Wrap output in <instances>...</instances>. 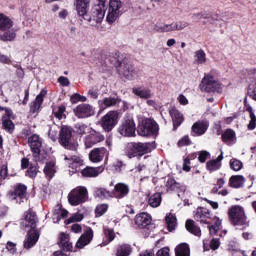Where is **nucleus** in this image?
Segmentation results:
<instances>
[{
	"label": "nucleus",
	"instance_id": "obj_1",
	"mask_svg": "<svg viewBox=\"0 0 256 256\" xmlns=\"http://www.w3.org/2000/svg\"><path fill=\"white\" fill-rule=\"evenodd\" d=\"M107 0H97V4L92 6L89 13V5H91V0H74V6L78 17L84 19V21H95V23H101L105 19Z\"/></svg>",
	"mask_w": 256,
	"mask_h": 256
},
{
	"label": "nucleus",
	"instance_id": "obj_2",
	"mask_svg": "<svg viewBox=\"0 0 256 256\" xmlns=\"http://www.w3.org/2000/svg\"><path fill=\"white\" fill-rule=\"evenodd\" d=\"M153 149H155V142H130L126 146V156L128 159H134V157L141 159Z\"/></svg>",
	"mask_w": 256,
	"mask_h": 256
},
{
	"label": "nucleus",
	"instance_id": "obj_3",
	"mask_svg": "<svg viewBox=\"0 0 256 256\" xmlns=\"http://www.w3.org/2000/svg\"><path fill=\"white\" fill-rule=\"evenodd\" d=\"M140 137H155L159 135V124L152 118H146L141 121L137 129Z\"/></svg>",
	"mask_w": 256,
	"mask_h": 256
},
{
	"label": "nucleus",
	"instance_id": "obj_4",
	"mask_svg": "<svg viewBox=\"0 0 256 256\" xmlns=\"http://www.w3.org/2000/svg\"><path fill=\"white\" fill-rule=\"evenodd\" d=\"M228 217L231 225L234 227H241L247 225L249 227V222H247V216L245 215V209L239 205H234L228 209Z\"/></svg>",
	"mask_w": 256,
	"mask_h": 256
},
{
	"label": "nucleus",
	"instance_id": "obj_5",
	"mask_svg": "<svg viewBox=\"0 0 256 256\" xmlns=\"http://www.w3.org/2000/svg\"><path fill=\"white\" fill-rule=\"evenodd\" d=\"M58 143L64 149H68L69 151H75L77 146L73 142V128L67 125H62L59 131Z\"/></svg>",
	"mask_w": 256,
	"mask_h": 256
},
{
	"label": "nucleus",
	"instance_id": "obj_6",
	"mask_svg": "<svg viewBox=\"0 0 256 256\" xmlns=\"http://www.w3.org/2000/svg\"><path fill=\"white\" fill-rule=\"evenodd\" d=\"M115 67L119 75H122V77L128 79V81H132L134 77L133 74L135 73V66L129 61V58L124 57L123 60L116 58Z\"/></svg>",
	"mask_w": 256,
	"mask_h": 256
},
{
	"label": "nucleus",
	"instance_id": "obj_7",
	"mask_svg": "<svg viewBox=\"0 0 256 256\" xmlns=\"http://www.w3.org/2000/svg\"><path fill=\"white\" fill-rule=\"evenodd\" d=\"M13 27V22L11 18L5 16V14H0V31H5L0 35L1 41H15L17 34L15 31H9Z\"/></svg>",
	"mask_w": 256,
	"mask_h": 256
},
{
	"label": "nucleus",
	"instance_id": "obj_8",
	"mask_svg": "<svg viewBox=\"0 0 256 256\" xmlns=\"http://www.w3.org/2000/svg\"><path fill=\"white\" fill-rule=\"evenodd\" d=\"M87 195V188L77 186L68 194V203L72 205V207H77V205H81L87 201Z\"/></svg>",
	"mask_w": 256,
	"mask_h": 256
},
{
	"label": "nucleus",
	"instance_id": "obj_9",
	"mask_svg": "<svg viewBox=\"0 0 256 256\" xmlns=\"http://www.w3.org/2000/svg\"><path fill=\"white\" fill-rule=\"evenodd\" d=\"M117 123H119V111H109L101 118V127L106 133L113 131Z\"/></svg>",
	"mask_w": 256,
	"mask_h": 256
},
{
	"label": "nucleus",
	"instance_id": "obj_10",
	"mask_svg": "<svg viewBox=\"0 0 256 256\" xmlns=\"http://www.w3.org/2000/svg\"><path fill=\"white\" fill-rule=\"evenodd\" d=\"M135 131H137L135 120L132 116H125L121 125L118 127V133L122 137H135Z\"/></svg>",
	"mask_w": 256,
	"mask_h": 256
},
{
	"label": "nucleus",
	"instance_id": "obj_11",
	"mask_svg": "<svg viewBox=\"0 0 256 256\" xmlns=\"http://www.w3.org/2000/svg\"><path fill=\"white\" fill-rule=\"evenodd\" d=\"M37 223H39V218L37 217V213L33 211V209H28L24 213V220L21 222L22 229L27 231H39L37 229Z\"/></svg>",
	"mask_w": 256,
	"mask_h": 256
},
{
	"label": "nucleus",
	"instance_id": "obj_12",
	"mask_svg": "<svg viewBox=\"0 0 256 256\" xmlns=\"http://www.w3.org/2000/svg\"><path fill=\"white\" fill-rule=\"evenodd\" d=\"M121 7H123L121 0L109 1L108 14L106 16V21L109 25L115 23L118 17H121Z\"/></svg>",
	"mask_w": 256,
	"mask_h": 256
},
{
	"label": "nucleus",
	"instance_id": "obj_13",
	"mask_svg": "<svg viewBox=\"0 0 256 256\" xmlns=\"http://www.w3.org/2000/svg\"><path fill=\"white\" fill-rule=\"evenodd\" d=\"M27 185L23 183H16L12 186V189L8 191L7 197L11 199V201H23V199H27Z\"/></svg>",
	"mask_w": 256,
	"mask_h": 256
},
{
	"label": "nucleus",
	"instance_id": "obj_14",
	"mask_svg": "<svg viewBox=\"0 0 256 256\" xmlns=\"http://www.w3.org/2000/svg\"><path fill=\"white\" fill-rule=\"evenodd\" d=\"M202 90L206 93H223V87L219 81L211 75L205 76L202 80Z\"/></svg>",
	"mask_w": 256,
	"mask_h": 256
},
{
	"label": "nucleus",
	"instance_id": "obj_15",
	"mask_svg": "<svg viewBox=\"0 0 256 256\" xmlns=\"http://www.w3.org/2000/svg\"><path fill=\"white\" fill-rule=\"evenodd\" d=\"M89 159L92 163H101L103 159H109V150L105 147L94 148L89 153Z\"/></svg>",
	"mask_w": 256,
	"mask_h": 256
},
{
	"label": "nucleus",
	"instance_id": "obj_16",
	"mask_svg": "<svg viewBox=\"0 0 256 256\" xmlns=\"http://www.w3.org/2000/svg\"><path fill=\"white\" fill-rule=\"evenodd\" d=\"M47 96V89L43 88L40 93L36 96L35 100L29 104L30 107V115L39 114L41 111V105H43V101Z\"/></svg>",
	"mask_w": 256,
	"mask_h": 256
},
{
	"label": "nucleus",
	"instance_id": "obj_17",
	"mask_svg": "<svg viewBox=\"0 0 256 256\" xmlns=\"http://www.w3.org/2000/svg\"><path fill=\"white\" fill-rule=\"evenodd\" d=\"M101 141H105V136H103V134L100 132L93 130L85 137L84 143L86 149H91V147H94V145H97V143H101Z\"/></svg>",
	"mask_w": 256,
	"mask_h": 256
},
{
	"label": "nucleus",
	"instance_id": "obj_18",
	"mask_svg": "<svg viewBox=\"0 0 256 256\" xmlns=\"http://www.w3.org/2000/svg\"><path fill=\"white\" fill-rule=\"evenodd\" d=\"M28 143H30V149L33 153V157H39V155H41V147H43L41 137L37 134H33L28 138Z\"/></svg>",
	"mask_w": 256,
	"mask_h": 256
},
{
	"label": "nucleus",
	"instance_id": "obj_19",
	"mask_svg": "<svg viewBox=\"0 0 256 256\" xmlns=\"http://www.w3.org/2000/svg\"><path fill=\"white\" fill-rule=\"evenodd\" d=\"M74 115H76L78 119H87V117L93 115V107L89 104H79L74 108Z\"/></svg>",
	"mask_w": 256,
	"mask_h": 256
},
{
	"label": "nucleus",
	"instance_id": "obj_20",
	"mask_svg": "<svg viewBox=\"0 0 256 256\" xmlns=\"http://www.w3.org/2000/svg\"><path fill=\"white\" fill-rule=\"evenodd\" d=\"M129 185L119 182L114 186L112 190V197L115 199H125L129 195Z\"/></svg>",
	"mask_w": 256,
	"mask_h": 256
},
{
	"label": "nucleus",
	"instance_id": "obj_21",
	"mask_svg": "<svg viewBox=\"0 0 256 256\" xmlns=\"http://www.w3.org/2000/svg\"><path fill=\"white\" fill-rule=\"evenodd\" d=\"M169 115L172 118L173 131H177L185 121V117H183V114L176 107L169 109Z\"/></svg>",
	"mask_w": 256,
	"mask_h": 256
},
{
	"label": "nucleus",
	"instance_id": "obj_22",
	"mask_svg": "<svg viewBox=\"0 0 256 256\" xmlns=\"http://www.w3.org/2000/svg\"><path fill=\"white\" fill-rule=\"evenodd\" d=\"M165 187H166L167 193H183L184 191L183 185L177 182V180H175L173 176L168 177L165 183Z\"/></svg>",
	"mask_w": 256,
	"mask_h": 256
},
{
	"label": "nucleus",
	"instance_id": "obj_23",
	"mask_svg": "<svg viewBox=\"0 0 256 256\" xmlns=\"http://www.w3.org/2000/svg\"><path fill=\"white\" fill-rule=\"evenodd\" d=\"M194 218L199 223H205L206 225H211V222H209V219H211V212L209 211V209L205 207L197 208Z\"/></svg>",
	"mask_w": 256,
	"mask_h": 256
},
{
	"label": "nucleus",
	"instance_id": "obj_24",
	"mask_svg": "<svg viewBox=\"0 0 256 256\" xmlns=\"http://www.w3.org/2000/svg\"><path fill=\"white\" fill-rule=\"evenodd\" d=\"M37 241H39V231H28L26 238L23 242L24 249L29 251V249H32V247H35V245H37Z\"/></svg>",
	"mask_w": 256,
	"mask_h": 256
},
{
	"label": "nucleus",
	"instance_id": "obj_25",
	"mask_svg": "<svg viewBox=\"0 0 256 256\" xmlns=\"http://www.w3.org/2000/svg\"><path fill=\"white\" fill-rule=\"evenodd\" d=\"M91 241H93V229L92 228H88L84 234H82L78 241L76 242V247L77 249H83L84 247H87V245H89V243H91Z\"/></svg>",
	"mask_w": 256,
	"mask_h": 256
},
{
	"label": "nucleus",
	"instance_id": "obj_26",
	"mask_svg": "<svg viewBox=\"0 0 256 256\" xmlns=\"http://www.w3.org/2000/svg\"><path fill=\"white\" fill-rule=\"evenodd\" d=\"M17 119V115L15 113L12 114V116H2V129L6 131V133H9L10 135H13L15 131V123L13 120Z\"/></svg>",
	"mask_w": 256,
	"mask_h": 256
},
{
	"label": "nucleus",
	"instance_id": "obj_27",
	"mask_svg": "<svg viewBox=\"0 0 256 256\" xmlns=\"http://www.w3.org/2000/svg\"><path fill=\"white\" fill-rule=\"evenodd\" d=\"M64 160L68 161V165L73 172L77 173V171H81V167H83V159H81L79 156L65 155Z\"/></svg>",
	"mask_w": 256,
	"mask_h": 256
},
{
	"label": "nucleus",
	"instance_id": "obj_28",
	"mask_svg": "<svg viewBox=\"0 0 256 256\" xmlns=\"http://www.w3.org/2000/svg\"><path fill=\"white\" fill-rule=\"evenodd\" d=\"M151 216L145 212L137 214L135 217V224L139 229H147L151 225Z\"/></svg>",
	"mask_w": 256,
	"mask_h": 256
},
{
	"label": "nucleus",
	"instance_id": "obj_29",
	"mask_svg": "<svg viewBox=\"0 0 256 256\" xmlns=\"http://www.w3.org/2000/svg\"><path fill=\"white\" fill-rule=\"evenodd\" d=\"M59 247L63 251H66V253H71V251H73V243L70 241L69 234L64 232L60 233Z\"/></svg>",
	"mask_w": 256,
	"mask_h": 256
},
{
	"label": "nucleus",
	"instance_id": "obj_30",
	"mask_svg": "<svg viewBox=\"0 0 256 256\" xmlns=\"http://www.w3.org/2000/svg\"><path fill=\"white\" fill-rule=\"evenodd\" d=\"M223 161V152L216 158L206 162V169L209 173H213L214 171H219L221 169V162Z\"/></svg>",
	"mask_w": 256,
	"mask_h": 256
},
{
	"label": "nucleus",
	"instance_id": "obj_31",
	"mask_svg": "<svg viewBox=\"0 0 256 256\" xmlns=\"http://www.w3.org/2000/svg\"><path fill=\"white\" fill-rule=\"evenodd\" d=\"M208 129L207 124L205 122H196L192 125V137H199L201 135H205Z\"/></svg>",
	"mask_w": 256,
	"mask_h": 256
},
{
	"label": "nucleus",
	"instance_id": "obj_32",
	"mask_svg": "<svg viewBox=\"0 0 256 256\" xmlns=\"http://www.w3.org/2000/svg\"><path fill=\"white\" fill-rule=\"evenodd\" d=\"M132 93L140 99H151L153 97V92L149 88L134 87Z\"/></svg>",
	"mask_w": 256,
	"mask_h": 256
},
{
	"label": "nucleus",
	"instance_id": "obj_33",
	"mask_svg": "<svg viewBox=\"0 0 256 256\" xmlns=\"http://www.w3.org/2000/svg\"><path fill=\"white\" fill-rule=\"evenodd\" d=\"M186 230L195 237H201V228L195 223V220L188 219L185 223Z\"/></svg>",
	"mask_w": 256,
	"mask_h": 256
},
{
	"label": "nucleus",
	"instance_id": "obj_34",
	"mask_svg": "<svg viewBox=\"0 0 256 256\" xmlns=\"http://www.w3.org/2000/svg\"><path fill=\"white\" fill-rule=\"evenodd\" d=\"M175 256H191V248L189 247V244L183 242L178 244L175 249Z\"/></svg>",
	"mask_w": 256,
	"mask_h": 256
},
{
	"label": "nucleus",
	"instance_id": "obj_35",
	"mask_svg": "<svg viewBox=\"0 0 256 256\" xmlns=\"http://www.w3.org/2000/svg\"><path fill=\"white\" fill-rule=\"evenodd\" d=\"M103 172L101 167H89L87 166L83 170H81L82 177H98Z\"/></svg>",
	"mask_w": 256,
	"mask_h": 256
},
{
	"label": "nucleus",
	"instance_id": "obj_36",
	"mask_svg": "<svg viewBox=\"0 0 256 256\" xmlns=\"http://www.w3.org/2000/svg\"><path fill=\"white\" fill-rule=\"evenodd\" d=\"M245 184V177L243 175H233L229 179V187L232 189H239Z\"/></svg>",
	"mask_w": 256,
	"mask_h": 256
},
{
	"label": "nucleus",
	"instance_id": "obj_37",
	"mask_svg": "<svg viewBox=\"0 0 256 256\" xmlns=\"http://www.w3.org/2000/svg\"><path fill=\"white\" fill-rule=\"evenodd\" d=\"M65 111H67V106H65V104H62L60 106L54 107L52 109V114L56 119H58V121H61L62 119H67Z\"/></svg>",
	"mask_w": 256,
	"mask_h": 256
},
{
	"label": "nucleus",
	"instance_id": "obj_38",
	"mask_svg": "<svg viewBox=\"0 0 256 256\" xmlns=\"http://www.w3.org/2000/svg\"><path fill=\"white\" fill-rule=\"evenodd\" d=\"M221 139L223 143H233L237 139V134L235 133V130L228 128L222 133Z\"/></svg>",
	"mask_w": 256,
	"mask_h": 256
},
{
	"label": "nucleus",
	"instance_id": "obj_39",
	"mask_svg": "<svg viewBox=\"0 0 256 256\" xmlns=\"http://www.w3.org/2000/svg\"><path fill=\"white\" fill-rule=\"evenodd\" d=\"M43 171H44V175L46 176V179L51 180L53 177H55V173H57V170H55V162L53 161L46 162Z\"/></svg>",
	"mask_w": 256,
	"mask_h": 256
},
{
	"label": "nucleus",
	"instance_id": "obj_40",
	"mask_svg": "<svg viewBox=\"0 0 256 256\" xmlns=\"http://www.w3.org/2000/svg\"><path fill=\"white\" fill-rule=\"evenodd\" d=\"M133 248L129 244H120L116 247V256H129L131 255Z\"/></svg>",
	"mask_w": 256,
	"mask_h": 256
},
{
	"label": "nucleus",
	"instance_id": "obj_41",
	"mask_svg": "<svg viewBox=\"0 0 256 256\" xmlns=\"http://www.w3.org/2000/svg\"><path fill=\"white\" fill-rule=\"evenodd\" d=\"M39 164H30V167L27 168L25 172V176L29 177V179H36L37 175H39Z\"/></svg>",
	"mask_w": 256,
	"mask_h": 256
},
{
	"label": "nucleus",
	"instance_id": "obj_42",
	"mask_svg": "<svg viewBox=\"0 0 256 256\" xmlns=\"http://www.w3.org/2000/svg\"><path fill=\"white\" fill-rule=\"evenodd\" d=\"M161 201V193L156 192L148 198V205H150V207L156 208L159 207V205H161Z\"/></svg>",
	"mask_w": 256,
	"mask_h": 256
},
{
	"label": "nucleus",
	"instance_id": "obj_43",
	"mask_svg": "<svg viewBox=\"0 0 256 256\" xmlns=\"http://www.w3.org/2000/svg\"><path fill=\"white\" fill-rule=\"evenodd\" d=\"M165 222L167 225L168 231H175V227H177V217L173 214H169L165 217Z\"/></svg>",
	"mask_w": 256,
	"mask_h": 256
},
{
	"label": "nucleus",
	"instance_id": "obj_44",
	"mask_svg": "<svg viewBox=\"0 0 256 256\" xmlns=\"http://www.w3.org/2000/svg\"><path fill=\"white\" fill-rule=\"evenodd\" d=\"M95 196L99 197V199H107L109 197H113V191H109L105 188H97L95 191Z\"/></svg>",
	"mask_w": 256,
	"mask_h": 256
},
{
	"label": "nucleus",
	"instance_id": "obj_45",
	"mask_svg": "<svg viewBox=\"0 0 256 256\" xmlns=\"http://www.w3.org/2000/svg\"><path fill=\"white\" fill-rule=\"evenodd\" d=\"M102 103L103 105H105V107H115L117 103H121V99L114 97H106L103 99Z\"/></svg>",
	"mask_w": 256,
	"mask_h": 256
},
{
	"label": "nucleus",
	"instance_id": "obj_46",
	"mask_svg": "<svg viewBox=\"0 0 256 256\" xmlns=\"http://www.w3.org/2000/svg\"><path fill=\"white\" fill-rule=\"evenodd\" d=\"M230 169H232V171H241L243 169V162L239 159L232 158L230 160Z\"/></svg>",
	"mask_w": 256,
	"mask_h": 256
},
{
	"label": "nucleus",
	"instance_id": "obj_47",
	"mask_svg": "<svg viewBox=\"0 0 256 256\" xmlns=\"http://www.w3.org/2000/svg\"><path fill=\"white\" fill-rule=\"evenodd\" d=\"M195 57L196 63H198V65H203V63L207 61L205 51L201 49L195 52Z\"/></svg>",
	"mask_w": 256,
	"mask_h": 256
},
{
	"label": "nucleus",
	"instance_id": "obj_48",
	"mask_svg": "<svg viewBox=\"0 0 256 256\" xmlns=\"http://www.w3.org/2000/svg\"><path fill=\"white\" fill-rule=\"evenodd\" d=\"M108 209H109V205L107 204L98 205L95 209L96 217H103V215L107 213Z\"/></svg>",
	"mask_w": 256,
	"mask_h": 256
},
{
	"label": "nucleus",
	"instance_id": "obj_49",
	"mask_svg": "<svg viewBox=\"0 0 256 256\" xmlns=\"http://www.w3.org/2000/svg\"><path fill=\"white\" fill-rule=\"evenodd\" d=\"M124 167H127V164L121 160H116L112 164V169L115 171V173H122Z\"/></svg>",
	"mask_w": 256,
	"mask_h": 256
},
{
	"label": "nucleus",
	"instance_id": "obj_50",
	"mask_svg": "<svg viewBox=\"0 0 256 256\" xmlns=\"http://www.w3.org/2000/svg\"><path fill=\"white\" fill-rule=\"evenodd\" d=\"M157 31L159 33H171L175 31V23L172 24H164L161 27H158Z\"/></svg>",
	"mask_w": 256,
	"mask_h": 256
},
{
	"label": "nucleus",
	"instance_id": "obj_51",
	"mask_svg": "<svg viewBox=\"0 0 256 256\" xmlns=\"http://www.w3.org/2000/svg\"><path fill=\"white\" fill-rule=\"evenodd\" d=\"M211 157V153H209L207 150H202L198 152V161L199 163H205L207 159Z\"/></svg>",
	"mask_w": 256,
	"mask_h": 256
},
{
	"label": "nucleus",
	"instance_id": "obj_52",
	"mask_svg": "<svg viewBox=\"0 0 256 256\" xmlns=\"http://www.w3.org/2000/svg\"><path fill=\"white\" fill-rule=\"evenodd\" d=\"M74 129H76V133L78 135H85L86 131H87V124L84 123H76L74 125Z\"/></svg>",
	"mask_w": 256,
	"mask_h": 256
},
{
	"label": "nucleus",
	"instance_id": "obj_53",
	"mask_svg": "<svg viewBox=\"0 0 256 256\" xmlns=\"http://www.w3.org/2000/svg\"><path fill=\"white\" fill-rule=\"evenodd\" d=\"M7 177H9V168H8L7 164H3L0 167V179H1V181H5V179H7Z\"/></svg>",
	"mask_w": 256,
	"mask_h": 256
},
{
	"label": "nucleus",
	"instance_id": "obj_54",
	"mask_svg": "<svg viewBox=\"0 0 256 256\" xmlns=\"http://www.w3.org/2000/svg\"><path fill=\"white\" fill-rule=\"evenodd\" d=\"M191 139L189 138V135L183 136L177 143L178 147H188L191 145Z\"/></svg>",
	"mask_w": 256,
	"mask_h": 256
},
{
	"label": "nucleus",
	"instance_id": "obj_55",
	"mask_svg": "<svg viewBox=\"0 0 256 256\" xmlns=\"http://www.w3.org/2000/svg\"><path fill=\"white\" fill-rule=\"evenodd\" d=\"M6 249L11 255H15L17 253V244L11 241L6 243Z\"/></svg>",
	"mask_w": 256,
	"mask_h": 256
},
{
	"label": "nucleus",
	"instance_id": "obj_56",
	"mask_svg": "<svg viewBox=\"0 0 256 256\" xmlns=\"http://www.w3.org/2000/svg\"><path fill=\"white\" fill-rule=\"evenodd\" d=\"M209 247L212 251H217V249L221 247V241H219V238H213L210 241Z\"/></svg>",
	"mask_w": 256,
	"mask_h": 256
},
{
	"label": "nucleus",
	"instance_id": "obj_57",
	"mask_svg": "<svg viewBox=\"0 0 256 256\" xmlns=\"http://www.w3.org/2000/svg\"><path fill=\"white\" fill-rule=\"evenodd\" d=\"M104 235L108 238L109 243L115 239V231L111 228L104 229Z\"/></svg>",
	"mask_w": 256,
	"mask_h": 256
},
{
	"label": "nucleus",
	"instance_id": "obj_58",
	"mask_svg": "<svg viewBox=\"0 0 256 256\" xmlns=\"http://www.w3.org/2000/svg\"><path fill=\"white\" fill-rule=\"evenodd\" d=\"M186 27H189L188 22H176L174 23V29L175 31H183Z\"/></svg>",
	"mask_w": 256,
	"mask_h": 256
},
{
	"label": "nucleus",
	"instance_id": "obj_59",
	"mask_svg": "<svg viewBox=\"0 0 256 256\" xmlns=\"http://www.w3.org/2000/svg\"><path fill=\"white\" fill-rule=\"evenodd\" d=\"M31 167V162L29 161V158L23 157L21 159V169L25 170Z\"/></svg>",
	"mask_w": 256,
	"mask_h": 256
},
{
	"label": "nucleus",
	"instance_id": "obj_60",
	"mask_svg": "<svg viewBox=\"0 0 256 256\" xmlns=\"http://www.w3.org/2000/svg\"><path fill=\"white\" fill-rule=\"evenodd\" d=\"M182 169L186 173H189L191 171V160L184 158Z\"/></svg>",
	"mask_w": 256,
	"mask_h": 256
},
{
	"label": "nucleus",
	"instance_id": "obj_61",
	"mask_svg": "<svg viewBox=\"0 0 256 256\" xmlns=\"http://www.w3.org/2000/svg\"><path fill=\"white\" fill-rule=\"evenodd\" d=\"M58 83H60V85H62V87H69L71 82L69 81V78H67L65 76H60L58 78Z\"/></svg>",
	"mask_w": 256,
	"mask_h": 256
},
{
	"label": "nucleus",
	"instance_id": "obj_62",
	"mask_svg": "<svg viewBox=\"0 0 256 256\" xmlns=\"http://www.w3.org/2000/svg\"><path fill=\"white\" fill-rule=\"evenodd\" d=\"M247 127H248L249 131H253L255 129V127H256V116L255 115L250 116V122Z\"/></svg>",
	"mask_w": 256,
	"mask_h": 256
},
{
	"label": "nucleus",
	"instance_id": "obj_63",
	"mask_svg": "<svg viewBox=\"0 0 256 256\" xmlns=\"http://www.w3.org/2000/svg\"><path fill=\"white\" fill-rule=\"evenodd\" d=\"M169 251H170L169 247H164V248L158 250V252L156 253V256H171L169 254Z\"/></svg>",
	"mask_w": 256,
	"mask_h": 256
},
{
	"label": "nucleus",
	"instance_id": "obj_64",
	"mask_svg": "<svg viewBox=\"0 0 256 256\" xmlns=\"http://www.w3.org/2000/svg\"><path fill=\"white\" fill-rule=\"evenodd\" d=\"M228 251H234V256H245V251L235 250L231 245H228Z\"/></svg>",
	"mask_w": 256,
	"mask_h": 256
}]
</instances>
